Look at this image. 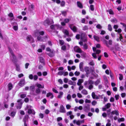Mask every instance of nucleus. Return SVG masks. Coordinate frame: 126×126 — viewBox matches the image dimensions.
I'll use <instances>...</instances> for the list:
<instances>
[{"label":"nucleus","mask_w":126,"mask_h":126,"mask_svg":"<svg viewBox=\"0 0 126 126\" xmlns=\"http://www.w3.org/2000/svg\"><path fill=\"white\" fill-rule=\"evenodd\" d=\"M35 37H37L38 40L40 41H45L49 37V36L46 35L43 37H41L40 35H43L44 34V32L43 31H39L37 30L35 31L34 33Z\"/></svg>","instance_id":"1"},{"label":"nucleus","mask_w":126,"mask_h":126,"mask_svg":"<svg viewBox=\"0 0 126 126\" xmlns=\"http://www.w3.org/2000/svg\"><path fill=\"white\" fill-rule=\"evenodd\" d=\"M103 43L105 44L106 46L109 48L111 50H112L113 49V47H111L110 46L112 44V41L111 40H110L108 41H107L104 39L103 41Z\"/></svg>","instance_id":"2"},{"label":"nucleus","mask_w":126,"mask_h":126,"mask_svg":"<svg viewBox=\"0 0 126 126\" xmlns=\"http://www.w3.org/2000/svg\"><path fill=\"white\" fill-rule=\"evenodd\" d=\"M32 107L30 105H27L25 110H28V113L29 114H32L33 115H35V112L34 110L32 109Z\"/></svg>","instance_id":"3"},{"label":"nucleus","mask_w":126,"mask_h":126,"mask_svg":"<svg viewBox=\"0 0 126 126\" xmlns=\"http://www.w3.org/2000/svg\"><path fill=\"white\" fill-rule=\"evenodd\" d=\"M54 22L52 20L50 21L48 19H47L44 21V24L45 26H47L52 24Z\"/></svg>","instance_id":"4"},{"label":"nucleus","mask_w":126,"mask_h":126,"mask_svg":"<svg viewBox=\"0 0 126 126\" xmlns=\"http://www.w3.org/2000/svg\"><path fill=\"white\" fill-rule=\"evenodd\" d=\"M94 82L93 81L91 80H89L87 81H86L84 83L85 86L87 88L88 86L91 84H94Z\"/></svg>","instance_id":"5"},{"label":"nucleus","mask_w":126,"mask_h":126,"mask_svg":"<svg viewBox=\"0 0 126 126\" xmlns=\"http://www.w3.org/2000/svg\"><path fill=\"white\" fill-rule=\"evenodd\" d=\"M28 115H26L23 118V121L24 122V126H28L27 124L28 122Z\"/></svg>","instance_id":"6"},{"label":"nucleus","mask_w":126,"mask_h":126,"mask_svg":"<svg viewBox=\"0 0 126 126\" xmlns=\"http://www.w3.org/2000/svg\"><path fill=\"white\" fill-rule=\"evenodd\" d=\"M18 84L20 87L23 86L25 84V80L24 78L21 79L20 81Z\"/></svg>","instance_id":"7"},{"label":"nucleus","mask_w":126,"mask_h":126,"mask_svg":"<svg viewBox=\"0 0 126 126\" xmlns=\"http://www.w3.org/2000/svg\"><path fill=\"white\" fill-rule=\"evenodd\" d=\"M69 26L71 29L74 32H76L77 30V29L76 27L73 26L72 24H70Z\"/></svg>","instance_id":"8"},{"label":"nucleus","mask_w":126,"mask_h":126,"mask_svg":"<svg viewBox=\"0 0 126 126\" xmlns=\"http://www.w3.org/2000/svg\"><path fill=\"white\" fill-rule=\"evenodd\" d=\"M27 41H30L31 43H33L34 42V40L31 35H29L27 38Z\"/></svg>","instance_id":"9"},{"label":"nucleus","mask_w":126,"mask_h":126,"mask_svg":"<svg viewBox=\"0 0 126 126\" xmlns=\"http://www.w3.org/2000/svg\"><path fill=\"white\" fill-rule=\"evenodd\" d=\"M59 112L63 113H65L66 112L64 108L62 105H61L60 107Z\"/></svg>","instance_id":"10"},{"label":"nucleus","mask_w":126,"mask_h":126,"mask_svg":"<svg viewBox=\"0 0 126 126\" xmlns=\"http://www.w3.org/2000/svg\"><path fill=\"white\" fill-rule=\"evenodd\" d=\"M74 49L75 51L76 52H77L81 53L82 52V51L81 50V49L78 46H76L75 47H74Z\"/></svg>","instance_id":"11"},{"label":"nucleus","mask_w":126,"mask_h":126,"mask_svg":"<svg viewBox=\"0 0 126 126\" xmlns=\"http://www.w3.org/2000/svg\"><path fill=\"white\" fill-rule=\"evenodd\" d=\"M83 109L85 112H87L90 109L89 105H87L84 106Z\"/></svg>","instance_id":"12"},{"label":"nucleus","mask_w":126,"mask_h":126,"mask_svg":"<svg viewBox=\"0 0 126 126\" xmlns=\"http://www.w3.org/2000/svg\"><path fill=\"white\" fill-rule=\"evenodd\" d=\"M92 96L93 99H99V95L97 96L95 94L94 92H93L92 94Z\"/></svg>","instance_id":"13"},{"label":"nucleus","mask_w":126,"mask_h":126,"mask_svg":"<svg viewBox=\"0 0 126 126\" xmlns=\"http://www.w3.org/2000/svg\"><path fill=\"white\" fill-rule=\"evenodd\" d=\"M35 87L34 86H30V90L31 92L32 93V94L35 95L36 94L33 93V92L34 91Z\"/></svg>","instance_id":"14"},{"label":"nucleus","mask_w":126,"mask_h":126,"mask_svg":"<svg viewBox=\"0 0 126 126\" xmlns=\"http://www.w3.org/2000/svg\"><path fill=\"white\" fill-rule=\"evenodd\" d=\"M59 26L57 25H52L50 26L51 29L52 30H55L58 28Z\"/></svg>","instance_id":"15"},{"label":"nucleus","mask_w":126,"mask_h":126,"mask_svg":"<svg viewBox=\"0 0 126 126\" xmlns=\"http://www.w3.org/2000/svg\"><path fill=\"white\" fill-rule=\"evenodd\" d=\"M54 51L53 50H52L49 53H48L47 54L48 56L50 57H52L54 56Z\"/></svg>","instance_id":"16"},{"label":"nucleus","mask_w":126,"mask_h":126,"mask_svg":"<svg viewBox=\"0 0 126 126\" xmlns=\"http://www.w3.org/2000/svg\"><path fill=\"white\" fill-rule=\"evenodd\" d=\"M8 16L10 17V20H13L14 19V17L13 13L11 12L8 15Z\"/></svg>","instance_id":"17"},{"label":"nucleus","mask_w":126,"mask_h":126,"mask_svg":"<svg viewBox=\"0 0 126 126\" xmlns=\"http://www.w3.org/2000/svg\"><path fill=\"white\" fill-rule=\"evenodd\" d=\"M46 96L47 97H50V98L51 99H52L54 97V95L53 94L50 92H49L47 94Z\"/></svg>","instance_id":"18"},{"label":"nucleus","mask_w":126,"mask_h":126,"mask_svg":"<svg viewBox=\"0 0 126 126\" xmlns=\"http://www.w3.org/2000/svg\"><path fill=\"white\" fill-rule=\"evenodd\" d=\"M77 4L78 6L80 8L82 9L83 8V6L82 3L80 1H77Z\"/></svg>","instance_id":"19"},{"label":"nucleus","mask_w":126,"mask_h":126,"mask_svg":"<svg viewBox=\"0 0 126 126\" xmlns=\"http://www.w3.org/2000/svg\"><path fill=\"white\" fill-rule=\"evenodd\" d=\"M83 82V80L82 79H79L78 80V82L77 83V85H81V83Z\"/></svg>","instance_id":"20"},{"label":"nucleus","mask_w":126,"mask_h":126,"mask_svg":"<svg viewBox=\"0 0 126 126\" xmlns=\"http://www.w3.org/2000/svg\"><path fill=\"white\" fill-rule=\"evenodd\" d=\"M73 123L74 124L76 123L77 125L79 126L80 125V121L79 120L77 121L76 120H74L73 121Z\"/></svg>","instance_id":"21"},{"label":"nucleus","mask_w":126,"mask_h":126,"mask_svg":"<svg viewBox=\"0 0 126 126\" xmlns=\"http://www.w3.org/2000/svg\"><path fill=\"white\" fill-rule=\"evenodd\" d=\"M83 63L81 62L79 64V67L80 70L81 71H84L83 69Z\"/></svg>","instance_id":"22"},{"label":"nucleus","mask_w":126,"mask_h":126,"mask_svg":"<svg viewBox=\"0 0 126 126\" xmlns=\"http://www.w3.org/2000/svg\"><path fill=\"white\" fill-rule=\"evenodd\" d=\"M84 69L86 72V74H89L90 72V69L89 67H85L84 68Z\"/></svg>","instance_id":"23"},{"label":"nucleus","mask_w":126,"mask_h":126,"mask_svg":"<svg viewBox=\"0 0 126 126\" xmlns=\"http://www.w3.org/2000/svg\"><path fill=\"white\" fill-rule=\"evenodd\" d=\"M111 114L112 115L115 114L116 115L118 116L119 115V113L117 110L113 111L111 112Z\"/></svg>","instance_id":"24"},{"label":"nucleus","mask_w":126,"mask_h":126,"mask_svg":"<svg viewBox=\"0 0 126 126\" xmlns=\"http://www.w3.org/2000/svg\"><path fill=\"white\" fill-rule=\"evenodd\" d=\"M8 90H11L13 88V85L11 83H9L8 84Z\"/></svg>","instance_id":"25"},{"label":"nucleus","mask_w":126,"mask_h":126,"mask_svg":"<svg viewBox=\"0 0 126 126\" xmlns=\"http://www.w3.org/2000/svg\"><path fill=\"white\" fill-rule=\"evenodd\" d=\"M63 94V93L62 92H60L59 93V95L58 96L57 98H60L62 97Z\"/></svg>","instance_id":"26"},{"label":"nucleus","mask_w":126,"mask_h":126,"mask_svg":"<svg viewBox=\"0 0 126 126\" xmlns=\"http://www.w3.org/2000/svg\"><path fill=\"white\" fill-rule=\"evenodd\" d=\"M93 37L94 40L97 41L99 42V38L98 36L94 35Z\"/></svg>","instance_id":"27"},{"label":"nucleus","mask_w":126,"mask_h":126,"mask_svg":"<svg viewBox=\"0 0 126 126\" xmlns=\"http://www.w3.org/2000/svg\"><path fill=\"white\" fill-rule=\"evenodd\" d=\"M81 93L82 94L84 95H87L88 94L87 91L85 89L81 91Z\"/></svg>","instance_id":"28"},{"label":"nucleus","mask_w":126,"mask_h":126,"mask_svg":"<svg viewBox=\"0 0 126 126\" xmlns=\"http://www.w3.org/2000/svg\"><path fill=\"white\" fill-rule=\"evenodd\" d=\"M39 88H44V85H41L39 84H37L36 85Z\"/></svg>","instance_id":"29"},{"label":"nucleus","mask_w":126,"mask_h":126,"mask_svg":"<svg viewBox=\"0 0 126 126\" xmlns=\"http://www.w3.org/2000/svg\"><path fill=\"white\" fill-rule=\"evenodd\" d=\"M111 104L110 103H108L105 106V107L107 109H109L110 107Z\"/></svg>","instance_id":"30"},{"label":"nucleus","mask_w":126,"mask_h":126,"mask_svg":"<svg viewBox=\"0 0 126 126\" xmlns=\"http://www.w3.org/2000/svg\"><path fill=\"white\" fill-rule=\"evenodd\" d=\"M63 32L64 34L66 35H67V36H69V32L67 30H64L63 31Z\"/></svg>","instance_id":"31"},{"label":"nucleus","mask_w":126,"mask_h":126,"mask_svg":"<svg viewBox=\"0 0 126 126\" xmlns=\"http://www.w3.org/2000/svg\"><path fill=\"white\" fill-rule=\"evenodd\" d=\"M16 111H12L11 112L10 115L13 117H14L16 114Z\"/></svg>","instance_id":"32"},{"label":"nucleus","mask_w":126,"mask_h":126,"mask_svg":"<svg viewBox=\"0 0 126 126\" xmlns=\"http://www.w3.org/2000/svg\"><path fill=\"white\" fill-rule=\"evenodd\" d=\"M65 2L64 1H62L60 2V5L62 7H64V6L65 5Z\"/></svg>","instance_id":"33"},{"label":"nucleus","mask_w":126,"mask_h":126,"mask_svg":"<svg viewBox=\"0 0 126 126\" xmlns=\"http://www.w3.org/2000/svg\"><path fill=\"white\" fill-rule=\"evenodd\" d=\"M40 62L44 63V60L43 57H40Z\"/></svg>","instance_id":"34"},{"label":"nucleus","mask_w":126,"mask_h":126,"mask_svg":"<svg viewBox=\"0 0 126 126\" xmlns=\"http://www.w3.org/2000/svg\"><path fill=\"white\" fill-rule=\"evenodd\" d=\"M16 70L18 71H19L20 70L19 66L18 65L16 64Z\"/></svg>","instance_id":"35"},{"label":"nucleus","mask_w":126,"mask_h":126,"mask_svg":"<svg viewBox=\"0 0 126 126\" xmlns=\"http://www.w3.org/2000/svg\"><path fill=\"white\" fill-rule=\"evenodd\" d=\"M61 49L63 51H65L66 50V46L65 45L61 47Z\"/></svg>","instance_id":"36"},{"label":"nucleus","mask_w":126,"mask_h":126,"mask_svg":"<svg viewBox=\"0 0 126 126\" xmlns=\"http://www.w3.org/2000/svg\"><path fill=\"white\" fill-rule=\"evenodd\" d=\"M111 21L112 23H116L117 22V20L116 18H114V19H111Z\"/></svg>","instance_id":"37"},{"label":"nucleus","mask_w":126,"mask_h":126,"mask_svg":"<svg viewBox=\"0 0 126 126\" xmlns=\"http://www.w3.org/2000/svg\"><path fill=\"white\" fill-rule=\"evenodd\" d=\"M40 89L37 88L35 90V92L36 93L38 94L40 93Z\"/></svg>","instance_id":"38"},{"label":"nucleus","mask_w":126,"mask_h":126,"mask_svg":"<svg viewBox=\"0 0 126 126\" xmlns=\"http://www.w3.org/2000/svg\"><path fill=\"white\" fill-rule=\"evenodd\" d=\"M108 29L110 31H112V29L110 24H109L108 25Z\"/></svg>","instance_id":"39"},{"label":"nucleus","mask_w":126,"mask_h":126,"mask_svg":"<svg viewBox=\"0 0 126 126\" xmlns=\"http://www.w3.org/2000/svg\"><path fill=\"white\" fill-rule=\"evenodd\" d=\"M59 42L60 44L61 45H63L64 44V41L62 40H59Z\"/></svg>","instance_id":"40"},{"label":"nucleus","mask_w":126,"mask_h":126,"mask_svg":"<svg viewBox=\"0 0 126 126\" xmlns=\"http://www.w3.org/2000/svg\"><path fill=\"white\" fill-rule=\"evenodd\" d=\"M100 81L99 79H98L95 82L94 84L96 85H97L100 82Z\"/></svg>","instance_id":"41"},{"label":"nucleus","mask_w":126,"mask_h":126,"mask_svg":"<svg viewBox=\"0 0 126 126\" xmlns=\"http://www.w3.org/2000/svg\"><path fill=\"white\" fill-rule=\"evenodd\" d=\"M90 8L91 10L92 11H93L94 10V6L93 5H90Z\"/></svg>","instance_id":"42"},{"label":"nucleus","mask_w":126,"mask_h":126,"mask_svg":"<svg viewBox=\"0 0 126 126\" xmlns=\"http://www.w3.org/2000/svg\"><path fill=\"white\" fill-rule=\"evenodd\" d=\"M83 48L85 49H87L88 48V46L86 44H85L83 45Z\"/></svg>","instance_id":"43"},{"label":"nucleus","mask_w":126,"mask_h":126,"mask_svg":"<svg viewBox=\"0 0 126 126\" xmlns=\"http://www.w3.org/2000/svg\"><path fill=\"white\" fill-rule=\"evenodd\" d=\"M81 39V41L83 42H86L87 41V40L86 38L84 37L83 38H82Z\"/></svg>","instance_id":"44"},{"label":"nucleus","mask_w":126,"mask_h":126,"mask_svg":"<svg viewBox=\"0 0 126 126\" xmlns=\"http://www.w3.org/2000/svg\"><path fill=\"white\" fill-rule=\"evenodd\" d=\"M120 24H121L123 26L125 27L124 30L126 32V25L124 23L121 22L120 23Z\"/></svg>","instance_id":"45"},{"label":"nucleus","mask_w":126,"mask_h":126,"mask_svg":"<svg viewBox=\"0 0 126 126\" xmlns=\"http://www.w3.org/2000/svg\"><path fill=\"white\" fill-rule=\"evenodd\" d=\"M26 96V94H21L20 95L21 98H23L25 97Z\"/></svg>","instance_id":"46"},{"label":"nucleus","mask_w":126,"mask_h":126,"mask_svg":"<svg viewBox=\"0 0 126 126\" xmlns=\"http://www.w3.org/2000/svg\"><path fill=\"white\" fill-rule=\"evenodd\" d=\"M115 31L116 32H117L119 34H120L121 33L122 31L121 29H119L118 30H115Z\"/></svg>","instance_id":"47"},{"label":"nucleus","mask_w":126,"mask_h":126,"mask_svg":"<svg viewBox=\"0 0 126 126\" xmlns=\"http://www.w3.org/2000/svg\"><path fill=\"white\" fill-rule=\"evenodd\" d=\"M8 49H9V50L11 55L14 54L12 50V49L11 48H10L9 47Z\"/></svg>","instance_id":"48"},{"label":"nucleus","mask_w":126,"mask_h":126,"mask_svg":"<svg viewBox=\"0 0 126 126\" xmlns=\"http://www.w3.org/2000/svg\"><path fill=\"white\" fill-rule=\"evenodd\" d=\"M38 78V76L36 75H34L33 76V79L35 80H36Z\"/></svg>","instance_id":"49"},{"label":"nucleus","mask_w":126,"mask_h":126,"mask_svg":"<svg viewBox=\"0 0 126 126\" xmlns=\"http://www.w3.org/2000/svg\"><path fill=\"white\" fill-rule=\"evenodd\" d=\"M119 79L120 80H121L123 79V75L121 74H119Z\"/></svg>","instance_id":"50"},{"label":"nucleus","mask_w":126,"mask_h":126,"mask_svg":"<svg viewBox=\"0 0 126 126\" xmlns=\"http://www.w3.org/2000/svg\"><path fill=\"white\" fill-rule=\"evenodd\" d=\"M103 77L105 81L106 82H107L108 81V80L107 77L106 76H104Z\"/></svg>","instance_id":"51"},{"label":"nucleus","mask_w":126,"mask_h":126,"mask_svg":"<svg viewBox=\"0 0 126 126\" xmlns=\"http://www.w3.org/2000/svg\"><path fill=\"white\" fill-rule=\"evenodd\" d=\"M88 29V27L86 26H84L83 28V30L84 31H86V30H87Z\"/></svg>","instance_id":"52"},{"label":"nucleus","mask_w":126,"mask_h":126,"mask_svg":"<svg viewBox=\"0 0 126 126\" xmlns=\"http://www.w3.org/2000/svg\"><path fill=\"white\" fill-rule=\"evenodd\" d=\"M70 20L68 18H66L64 19V22L65 23H68L69 22Z\"/></svg>","instance_id":"53"},{"label":"nucleus","mask_w":126,"mask_h":126,"mask_svg":"<svg viewBox=\"0 0 126 126\" xmlns=\"http://www.w3.org/2000/svg\"><path fill=\"white\" fill-rule=\"evenodd\" d=\"M96 27L97 28L99 29H101L102 27L101 26L100 24H97Z\"/></svg>","instance_id":"54"},{"label":"nucleus","mask_w":126,"mask_h":126,"mask_svg":"<svg viewBox=\"0 0 126 126\" xmlns=\"http://www.w3.org/2000/svg\"><path fill=\"white\" fill-rule=\"evenodd\" d=\"M97 104V102L95 100H94L92 102V104L93 106H95Z\"/></svg>","instance_id":"55"},{"label":"nucleus","mask_w":126,"mask_h":126,"mask_svg":"<svg viewBox=\"0 0 126 126\" xmlns=\"http://www.w3.org/2000/svg\"><path fill=\"white\" fill-rule=\"evenodd\" d=\"M92 85L93 84H91L90 85L88 86V88L89 90H91L93 88V86Z\"/></svg>","instance_id":"56"},{"label":"nucleus","mask_w":126,"mask_h":126,"mask_svg":"<svg viewBox=\"0 0 126 126\" xmlns=\"http://www.w3.org/2000/svg\"><path fill=\"white\" fill-rule=\"evenodd\" d=\"M80 74V73L79 72H78L77 71H76L74 73L75 75L76 76H78Z\"/></svg>","instance_id":"57"},{"label":"nucleus","mask_w":126,"mask_h":126,"mask_svg":"<svg viewBox=\"0 0 126 126\" xmlns=\"http://www.w3.org/2000/svg\"><path fill=\"white\" fill-rule=\"evenodd\" d=\"M63 73L64 72L63 71H60L58 72V74L59 75L61 76L63 74Z\"/></svg>","instance_id":"58"},{"label":"nucleus","mask_w":126,"mask_h":126,"mask_svg":"<svg viewBox=\"0 0 126 126\" xmlns=\"http://www.w3.org/2000/svg\"><path fill=\"white\" fill-rule=\"evenodd\" d=\"M92 56L95 59H96L97 58V56L96 55V53H94L92 54Z\"/></svg>","instance_id":"59"},{"label":"nucleus","mask_w":126,"mask_h":126,"mask_svg":"<svg viewBox=\"0 0 126 126\" xmlns=\"http://www.w3.org/2000/svg\"><path fill=\"white\" fill-rule=\"evenodd\" d=\"M67 98L68 100H70L71 98V96L70 95V94H68L67 97Z\"/></svg>","instance_id":"60"},{"label":"nucleus","mask_w":126,"mask_h":126,"mask_svg":"<svg viewBox=\"0 0 126 126\" xmlns=\"http://www.w3.org/2000/svg\"><path fill=\"white\" fill-rule=\"evenodd\" d=\"M12 56V58H13V59H12V61L15 60L16 59V57L15 55L13 54L11 55Z\"/></svg>","instance_id":"61"},{"label":"nucleus","mask_w":126,"mask_h":126,"mask_svg":"<svg viewBox=\"0 0 126 126\" xmlns=\"http://www.w3.org/2000/svg\"><path fill=\"white\" fill-rule=\"evenodd\" d=\"M78 97L79 98H81L82 97V95L80 93H78L77 94Z\"/></svg>","instance_id":"62"},{"label":"nucleus","mask_w":126,"mask_h":126,"mask_svg":"<svg viewBox=\"0 0 126 126\" xmlns=\"http://www.w3.org/2000/svg\"><path fill=\"white\" fill-rule=\"evenodd\" d=\"M29 78L31 79H33V76L32 74H31L29 75Z\"/></svg>","instance_id":"63"},{"label":"nucleus","mask_w":126,"mask_h":126,"mask_svg":"<svg viewBox=\"0 0 126 126\" xmlns=\"http://www.w3.org/2000/svg\"><path fill=\"white\" fill-rule=\"evenodd\" d=\"M63 81L65 83H66L68 81V79L67 78H65L63 79Z\"/></svg>","instance_id":"64"}]
</instances>
